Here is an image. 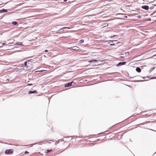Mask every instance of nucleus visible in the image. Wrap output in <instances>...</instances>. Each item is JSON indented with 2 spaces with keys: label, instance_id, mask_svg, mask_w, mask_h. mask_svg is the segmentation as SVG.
I'll return each mask as SVG.
<instances>
[{
  "label": "nucleus",
  "instance_id": "28",
  "mask_svg": "<svg viewBox=\"0 0 156 156\" xmlns=\"http://www.w3.org/2000/svg\"><path fill=\"white\" fill-rule=\"evenodd\" d=\"M67 1V0H64V2H66Z\"/></svg>",
  "mask_w": 156,
  "mask_h": 156
},
{
  "label": "nucleus",
  "instance_id": "9",
  "mask_svg": "<svg viewBox=\"0 0 156 156\" xmlns=\"http://www.w3.org/2000/svg\"><path fill=\"white\" fill-rule=\"evenodd\" d=\"M100 61V60L98 61V60H96L95 59H94V60H89L88 61V62H98V61Z\"/></svg>",
  "mask_w": 156,
  "mask_h": 156
},
{
  "label": "nucleus",
  "instance_id": "11",
  "mask_svg": "<svg viewBox=\"0 0 156 156\" xmlns=\"http://www.w3.org/2000/svg\"><path fill=\"white\" fill-rule=\"evenodd\" d=\"M7 12V10L5 9H3L0 10V12Z\"/></svg>",
  "mask_w": 156,
  "mask_h": 156
},
{
  "label": "nucleus",
  "instance_id": "14",
  "mask_svg": "<svg viewBox=\"0 0 156 156\" xmlns=\"http://www.w3.org/2000/svg\"><path fill=\"white\" fill-rule=\"evenodd\" d=\"M18 23L16 21H14L12 23V24L14 25H16Z\"/></svg>",
  "mask_w": 156,
  "mask_h": 156
},
{
  "label": "nucleus",
  "instance_id": "2",
  "mask_svg": "<svg viewBox=\"0 0 156 156\" xmlns=\"http://www.w3.org/2000/svg\"><path fill=\"white\" fill-rule=\"evenodd\" d=\"M142 8L145 10H148L149 9V7L148 5H143L142 6Z\"/></svg>",
  "mask_w": 156,
  "mask_h": 156
},
{
  "label": "nucleus",
  "instance_id": "12",
  "mask_svg": "<svg viewBox=\"0 0 156 156\" xmlns=\"http://www.w3.org/2000/svg\"><path fill=\"white\" fill-rule=\"evenodd\" d=\"M111 43H113L115 42L116 44L118 43L117 42V40H112L110 41V42Z\"/></svg>",
  "mask_w": 156,
  "mask_h": 156
},
{
  "label": "nucleus",
  "instance_id": "1",
  "mask_svg": "<svg viewBox=\"0 0 156 156\" xmlns=\"http://www.w3.org/2000/svg\"><path fill=\"white\" fill-rule=\"evenodd\" d=\"M5 153L6 154H12L13 151L12 149L6 150L5 151Z\"/></svg>",
  "mask_w": 156,
  "mask_h": 156
},
{
  "label": "nucleus",
  "instance_id": "4",
  "mask_svg": "<svg viewBox=\"0 0 156 156\" xmlns=\"http://www.w3.org/2000/svg\"><path fill=\"white\" fill-rule=\"evenodd\" d=\"M79 49V48L77 46H75L73 47V50H78Z\"/></svg>",
  "mask_w": 156,
  "mask_h": 156
},
{
  "label": "nucleus",
  "instance_id": "21",
  "mask_svg": "<svg viewBox=\"0 0 156 156\" xmlns=\"http://www.w3.org/2000/svg\"><path fill=\"white\" fill-rule=\"evenodd\" d=\"M25 154H27V153H28V151H25Z\"/></svg>",
  "mask_w": 156,
  "mask_h": 156
},
{
  "label": "nucleus",
  "instance_id": "29",
  "mask_svg": "<svg viewBox=\"0 0 156 156\" xmlns=\"http://www.w3.org/2000/svg\"><path fill=\"white\" fill-rule=\"evenodd\" d=\"M98 65V64H95V66H97Z\"/></svg>",
  "mask_w": 156,
  "mask_h": 156
},
{
  "label": "nucleus",
  "instance_id": "31",
  "mask_svg": "<svg viewBox=\"0 0 156 156\" xmlns=\"http://www.w3.org/2000/svg\"><path fill=\"white\" fill-rule=\"evenodd\" d=\"M126 18L127 17V16H126L125 17Z\"/></svg>",
  "mask_w": 156,
  "mask_h": 156
},
{
  "label": "nucleus",
  "instance_id": "25",
  "mask_svg": "<svg viewBox=\"0 0 156 156\" xmlns=\"http://www.w3.org/2000/svg\"><path fill=\"white\" fill-rule=\"evenodd\" d=\"M48 50H45V52H48Z\"/></svg>",
  "mask_w": 156,
  "mask_h": 156
},
{
  "label": "nucleus",
  "instance_id": "19",
  "mask_svg": "<svg viewBox=\"0 0 156 156\" xmlns=\"http://www.w3.org/2000/svg\"><path fill=\"white\" fill-rule=\"evenodd\" d=\"M73 47L69 48V49H70V50H73Z\"/></svg>",
  "mask_w": 156,
  "mask_h": 156
},
{
  "label": "nucleus",
  "instance_id": "7",
  "mask_svg": "<svg viewBox=\"0 0 156 156\" xmlns=\"http://www.w3.org/2000/svg\"><path fill=\"white\" fill-rule=\"evenodd\" d=\"M136 70L137 72L138 73L140 72L141 71L140 69L138 67H137L136 68Z\"/></svg>",
  "mask_w": 156,
  "mask_h": 156
},
{
  "label": "nucleus",
  "instance_id": "3",
  "mask_svg": "<svg viewBox=\"0 0 156 156\" xmlns=\"http://www.w3.org/2000/svg\"><path fill=\"white\" fill-rule=\"evenodd\" d=\"M73 82V81H72L70 83H69L67 84H66L65 86V87H68L69 86H70L72 85V84Z\"/></svg>",
  "mask_w": 156,
  "mask_h": 156
},
{
  "label": "nucleus",
  "instance_id": "5",
  "mask_svg": "<svg viewBox=\"0 0 156 156\" xmlns=\"http://www.w3.org/2000/svg\"><path fill=\"white\" fill-rule=\"evenodd\" d=\"M128 54V52H126L124 54H122L121 55V57L122 58H124V57H125L126 56V54Z\"/></svg>",
  "mask_w": 156,
  "mask_h": 156
},
{
  "label": "nucleus",
  "instance_id": "20",
  "mask_svg": "<svg viewBox=\"0 0 156 156\" xmlns=\"http://www.w3.org/2000/svg\"><path fill=\"white\" fill-rule=\"evenodd\" d=\"M117 36V35H114V36H112L111 37V38H113L115 36Z\"/></svg>",
  "mask_w": 156,
  "mask_h": 156
},
{
  "label": "nucleus",
  "instance_id": "16",
  "mask_svg": "<svg viewBox=\"0 0 156 156\" xmlns=\"http://www.w3.org/2000/svg\"><path fill=\"white\" fill-rule=\"evenodd\" d=\"M66 28H68V29H69V27H63L62 28H61L60 30H62L63 29H64Z\"/></svg>",
  "mask_w": 156,
  "mask_h": 156
},
{
  "label": "nucleus",
  "instance_id": "18",
  "mask_svg": "<svg viewBox=\"0 0 156 156\" xmlns=\"http://www.w3.org/2000/svg\"><path fill=\"white\" fill-rule=\"evenodd\" d=\"M153 53L154 54V55H156V51H153Z\"/></svg>",
  "mask_w": 156,
  "mask_h": 156
},
{
  "label": "nucleus",
  "instance_id": "8",
  "mask_svg": "<svg viewBox=\"0 0 156 156\" xmlns=\"http://www.w3.org/2000/svg\"><path fill=\"white\" fill-rule=\"evenodd\" d=\"M15 45H22L23 46V45L22 44V42H19L18 43H16Z\"/></svg>",
  "mask_w": 156,
  "mask_h": 156
},
{
  "label": "nucleus",
  "instance_id": "10",
  "mask_svg": "<svg viewBox=\"0 0 156 156\" xmlns=\"http://www.w3.org/2000/svg\"><path fill=\"white\" fill-rule=\"evenodd\" d=\"M126 63V62H119L118 64V66L120 65H124Z\"/></svg>",
  "mask_w": 156,
  "mask_h": 156
},
{
  "label": "nucleus",
  "instance_id": "23",
  "mask_svg": "<svg viewBox=\"0 0 156 156\" xmlns=\"http://www.w3.org/2000/svg\"><path fill=\"white\" fill-rule=\"evenodd\" d=\"M111 44V45H115L114 44H113V43L111 44Z\"/></svg>",
  "mask_w": 156,
  "mask_h": 156
},
{
  "label": "nucleus",
  "instance_id": "15",
  "mask_svg": "<svg viewBox=\"0 0 156 156\" xmlns=\"http://www.w3.org/2000/svg\"><path fill=\"white\" fill-rule=\"evenodd\" d=\"M84 42V41L83 40H80L79 41V43L80 44H81L83 43Z\"/></svg>",
  "mask_w": 156,
  "mask_h": 156
},
{
  "label": "nucleus",
  "instance_id": "30",
  "mask_svg": "<svg viewBox=\"0 0 156 156\" xmlns=\"http://www.w3.org/2000/svg\"><path fill=\"white\" fill-rule=\"evenodd\" d=\"M32 85V84H30L29 85Z\"/></svg>",
  "mask_w": 156,
  "mask_h": 156
},
{
  "label": "nucleus",
  "instance_id": "6",
  "mask_svg": "<svg viewBox=\"0 0 156 156\" xmlns=\"http://www.w3.org/2000/svg\"><path fill=\"white\" fill-rule=\"evenodd\" d=\"M33 93H37V91L36 90H34L33 91L31 90H30L29 91V94H31Z\"/></svg>",
  "mask_w": 156,
  "mask_h": 156
},
{
  "label": "nucleus",
  "instance_id": "24",
  "mask_svg": "<svg viewBox=\"0 0 156 156\" xmlns=\"http://www.w3.org/2000/svg\"><path fill=\"white\" fill-rule=\"evenodd\" d=\"M44 71V70H39V71H39V72H42V71Z\"/></svg>",
  "mask_w": 156,
  "mask_h": 156
},
{
  "label": "nucleus",
  "instance_id": "27",
  "mask_svg": "<svg viewBox=\"0 0 156 156\" xmlns=\"http://www.w3.org/2000/svg\"><path fill=\"white\" fill-rule=\"evenodd\" d=\"M137 17H138V18H140V16H138Z\"/></svg>",
  "mask_w": 156,
  "mask_h": 156
},
{
  "label": "nucleus",
  "instance_id": "22",
  "mask_svg": "<svg viewBox=\"0 0 156 156\" xmlns=\"http://www.w3.org/2000/svg\"><path fill=\"white\" fill-rule=\"evenodd\" d=\"M5 43H2V45H5Z\"/></svg>",
  "mask_w": 156,
  "mask_h": 156
},
{
  "label": "nucleus",
  "instance_id": "17",
  "mask_svg": "<svg viewBox=\"0 0 156 156\" xmlns=\"http://www.w3.org/2000/svg\"><path fill=\"white\" fill-rule=\"evenodd\" d=\"M24 66H26L27 65V62H25L24 64Z\"/></svg>",
  "mask_w": 156,
  "mask_h": 156
},
{
  "label": "nucleus",
  "instance_id": "13",
  "mask_svg": "<svg viewBox=\"0 0 156 156\" xmlns=\"http://www.w3.org/2000/svg\"><path fill=\"white\" fill-rule=\"evenodd\" d=\"M52 150L51 149H50V150H46L45 151V152L46 153H48L49 152H50V151H51Z\"/></svg>",
  "mask_w": 156,
  "mask_h": 156
},
{
  "label": "nucleus",
  "instance_id": "26",
  "mask_svg": "<svg viewBox=\"0 0 156 156\" xmlns=\"http://www.w3.org/2000/svg\"><path fill=\"white\" fill-rule=\"evenodd\" d=\"M58 144V143L57 142H55V144Z\"/></svg>",
  "mask_w": 156,
  "mask_h": 156
}]
</instances>
